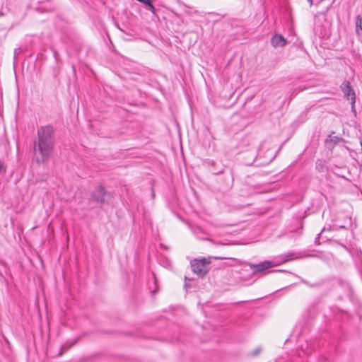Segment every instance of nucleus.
<instances>
[{"label": "nucleus", "mask_w": 362, "mask_h": 362, "mask_svg": "<svg viewBox=\"0 0 362 362\" xmlns=\"http://www.w3.org/2000/svg\"><path fill=\"white\" fill-rule=\"evenodd\" d=\"M54 130L52 125L40 127L37 132V139L34 141V159L38 164L48 161L54 148Z\"/></svg>", "instance_id": "1"}, {"label": "nucleus", "mask_w": 362, "mask_h": 362, "mask_svg": "<svg viewBox=\"0 0 362 362\" xmlns=\"http://www.w3.org/2000/svg\"><path fill=\"white\" fill-rule=\"evenodd\" d=\"M209 258H197L191 261V267L192 272L199 277H204L210 269V260Z\"/></svg>", "instance_id": "2"}, {"label": "nucleus", "mask_w": 362, "mask_h": 362, "mask_svg": "<svg viewBox=\"0 0 362 362\" xmlns=\"http://www.w3.org/2000/svg\"><path fill=\"white\" fill-rule=\"evenodd\" d=\"M110 196V194L105 190L103 186L99 185L95 191L91 194L90 199L96 203L103 204L108 201Z\"/></svg>", "instance_id": "3"}, {"label": "nucleus", "mask_w": 362, "mask_h": 362, "mask_svg": "<svg viewBox=\"0 0 362 362\" xmlns=\"http://www.w3.org/2000/svg\"><path fill=\"white\" fill-rule=\"evenodd\" d=\"M341 89L344 93V97L347 100H351L352 108H354L356 102V94L354 90L351 88L350 83L348 81H343L341 85Z\"/></svg>", "instance_id": "4"}, {"label": "nucleus", "mask_w": 362, "mask_h": 362, "mask_svg": "<svg viewBox=\"0 0 362 362\" xmlns=\"http://www.w3.org/2000/svg\"><path fill=\"white\" fill-rule=\"evenodd\" d=\"M278 263L275 261H264L257 264H250V268L253 270V273L263 272L265 270L276 267Z\"/></svg>", "instance_id": "5"}, {"label": "nucleus", "mask_w": 362, "mask_h": 362, "mask_svg": "<svg viewBox=\"0 0 362 362\" xmlns=\"http://www.w3.org/2000/svg\"><path fill=\"white\" fill-rule=\"evenodd\" d=\"M299 257L298 255L294 252H289L286 254L280 255L278 257V258L275 260L276 263H278V265H279L281 263H284L288 261H291L293 259H296Z\"/></svg>", "instance_id": "6"}, {"label": "nucleus", "mask_w": 362, "mask_h": 362, "mask_svg": "<svg viewBox=\"0 0 362 362\" xmlns=\"http://www.w3.org/2000/svg\"><path fill=\"white\" fill-rule=\"evenodd\" d=\"M271 44L275 48L282 47L287 44V40L281 35L275 34L271 39Z\"/></svg>", "instance_id": "7"}, {"label": "nucleus", "mask_w": 362, "mask_h": 362, "mask_svg": "<svg viewBox=\"0 0 362 362\" xmlns=\"http://www.w3.org/2000/svg\"><path fill=\"white\" fill-rule=\"evenodd\" d=\"M356 33L359 36H362V18L357 16L356 20Z\"/></svg>", "instance_id": "8"}, {"label": "nucleus", "mask_w": 362, "mask_h": 362, "mask_svg": "<svg viewBox=\"0 0 362 362\" xmlns=\"http://www.w3.org/2000/svg\"><path fill=\"white\" fill-rule=\"evenodd\" d=\"M194 232V233L197 235V237L199 239L209 240L208 238H204V237H202V235H199V233L200 234L203 233V231H202V230L200 228H196Z\"/></svg>", "instance_id": "9"}, {"label": "nucleus", "mask_w": 362, "mask_h": 362, "mask_svg": "<svg viewBox=\"0 0 362 362\" xmlns=\"http://www.w3.org/2000/svg\"><path fill=\"white\" fill-rule=\"evenodd\" d=\"M3 170V164L0 161V173Z\"/></svg>", "instance_id": "10"}, {"label": "nucleus", "mask_w": 362, "mask_h": 362, "mask_svg": "<svg viewBox=\"0 0 362 362\" xmlns=\"http://www.w3.org/2000/svg\"><path fill=\"white\" fill-rule=\"evenodd\" d=\"M308 1L310 3V5L312 6L313 5V0H308Z\"/></svg>", "instance_id": "11"}, {"label": "nucleus", "mask_w": 362, "mask_h": 362, "mask_svg": "<svg viewBox=\"0 0 362 362\" xmlns=\"http://www.w3.org/2000/svg\"><path fill=\"white\" fill-rule=\"evenodd\" d=\"M214 259H223V258H221V257H214Z\"/></svg>", "instance_id": "12"}, {"label": "nucleus", "mask_w": 362, "mask_h": 362, "mask_svg": "<svg viewBox=\"0 0 362 362\" xmlns=\"http://www.w3.org/2000/svg\"><path fill=\"white\" fill-rule=\"evenodd\" d=\"M259 352V349H257V350L256 351V352H255V354H257Z\"/></svg>", "instance_id": "13"}]
</instances>
